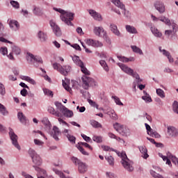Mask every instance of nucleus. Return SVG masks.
<instances>
[{
	"instance_id": "nucleus-1",
	"label": "nucleus",
	"mask_w": 178,
	"mask_h": 178,
	"mask_svg": "<svg viewBox=\"0 0 178 178\" xmlns=\"http://www.w3.org/2000/svg\"><path fill=\"white\" fill-rule=\"evenodd\" d=\"M102 148L105 152H116L117 155H118L120 158H122L121 163L123 165V168H125V170L129 172H133V170H134V168H133V162L131 161H129L128 157H127V154L124 153V152H122V153H120L117 150H115L107 145H102Z\"/></svg>"
},
{
	"instance_id": "nucleus-2",
	"label": "nucleus",
	"mask_w": 178,
	"mask_h": 178,
	"mask_svg": "<svg viewBox=\"0 0 178 178\" xmlns=\"http://www.w3.org/2000/svg\"><path fill=\"white\" fill-rule=\"evenodd\" d=\"M54 10L61 13V20L62 22H64L65 24H67V26H73V23H72V21H73V19H74V13L69 11H65L64 10L56 8H54Z\"/></svg>"
},
{
	"instance_id": "nucleus-3",
	"label": "nucleus",
	"mask_w": 178,
	"mask_h": 178,
	"mask_svg": "<svg viewBox=\"0 0 178 178\" xmlns=\"http://www.w3.org/2000/svg\"><path fill=\"white\" fill-rule=\"evenodd\" d=\"M118 66L120 67L122 72H124V73H127V74H129V76H132V77H134L136 79L135 81L138 84H140V83L143 81V79H140V75L137 72H134L133 69L122 63H118Z\"/></svg>"
},
{
	"instance_id": "nucleus-4",
	"label": "nucleus",
	"mask_w": 178,
	"mask_h": 178,
	"mask_svg": "<svg viewBox=\"0 0 178 178\" xmlns=\"http://www.w3.org/2000/svg\"><path fill=\"white\" fill-rule=\"evenodd\" d=\"M53 67L55 70H57L60 73V74H63V76H67L70 73V70H72V67L70 65H64L61 66L60 64L58 63H54L53 64Z\"/></svg>"
},
{
	"instance_id": "nucleus-5",
	"label": "nucleus",
	"mask_w": 178,
	"mask_h": 178,
	"mask_svg": "<svg viewBox=\"0 0 178 178\" xmlns=\"http://www.w3.org/2000/svg\"><path fill=\"white\" fill-rule=\"evenodd\" d=\"M71 161L73 162L74 165L78 166V172L80 174H84L87 172V165L86 163L81 161L76 157H71Z\"/></svg>"
},
{
	"instance_id": "nucleus-6",
	"label": "nucleus",
	"mask_w": 178,
	"mask_h": 178,
	"mask_svg": "<svg viewBox=\"0 0 178 178\" xmlns=\"http://www.w3.org/2000/svg\"><path fill=\"white\" fill-rule=\"evenodd\" d=\"M82 81L83 83V88H84V90H88L90 87H95V86H97V82H95L92 78L88 76H83Z\"/></svg>"
},
{
	"instance_id": "nucleus-7",
	"label": "nucleus",
	"mask_w": 178,
	"mask_h": 178,
	"mask_svg": "<svg viewBox=\"0 0 178 178\" xmlns=\"http://www.w3.org/2000/svg\"><path fill=\"white\" fill-rule=\"evenodd\" d=\"M33 168H35V171H37V178H45V175H47V171L38 167L33 166ZM22 177L25 178H33L32 176H30L26 172H22Z\"/></svg>"
},
{
	"instance_id": "nucleus-8",
	"label": "nucleus",
	"mask_w": 178,
	"mask_h": 178,
	"mask_svg": "<svg viewBox=\"0 0 178 178\" xmlns=\"http://www.w3.org/2000/svg\"><path fill=\"white\" fill-rule=\"evenodd\" d=\"M29 155L32 158V162L37 166L42 165V159L40 158V156L35 153V151L31 149H29Z\"/></svg>"
},
{
	"instance_id": "nucleus-9",
	"label": "nucleus",
	"mask_w": 178,
	"mask_h": 178,
	"mask_svg": "<svg viewBox=\"0 0 178 178\" xmlns=\"http://www.w3.org/2000/svg\"><path fill=\"white\" fill-rule=\"evenodd\" d=\"M111 2L117 6V8H119L120 9H122V10H124V16L125 17H130V14L129 13V11L126 10V7L124 6V4L120 1V0H111Z\"/></svg>"
},
{
	"instance_id": "nucleus-10",
	"label": "nucleus",
	"mask_w": 178,
	"mask_h": 178,
	"mask_svg": "<svg viewBox=\"0 0 178 178\" xmlns=\"http://www.w3.org/2000/svg\"><path fill=\"white\" fill-rule=\"evenodd\" d=\"M86 44L87 45L94 47L95 48H101L102 47H104V44L99 40H94L92 39H88L85 40Z\"/></svg>"
},
{
	"instance_id": "nucleus-11",
	"label": "nucleus",
	"mask_w": 178,
	"mask_h": 178,
	"mask_svg": "<svg viewBox=\"0 0 178 178\" xmlns=\"http://www.w3.org/2000/svg\"><path fill=\"white\" fill-rule=\"evenodd\" d=\"M49 23L56 37H60V35H62V31H60V28H59V26L52 20H51Z\"/></svg>"
},
{
	"instance_id": "nucleus-12",
	"label": "nucleus",
	"mask_w": 178,
	"mask_h": 178,
	"mask_svg": "<svg viewBox=\"0 0 178 178\" xmlns=\"http://www.w3.org/2000/svg\"><path fill=\"white\" fill-rule=\"evenodd\" d=\"M162 161H165V164L168 165L169 166L171 165V163H170V160L169 159H172V162H175V161H178V160H177V158H175V156H172V154H170V153H167V156H162Z\"/></svg>"
},
{
	"instance_id": "nucleus-13",
	"label": "nucleus",
	"mask_w": 178,
	"mask_h": 178,
	"mask_svg": "<svg viewBox=\"0 0 178 178\" xmlns=\"http://www.w3.org/2000/svg\"><path fill=\"white\" fill-rule=\"evenodd\" d=\"M93 33L97 35V37H101V33L103 35H105L106 34V31L104 29V27L102 26H95L93 29Z\"/></svg>"
},
{
	"instance_id": "nucleus-14",
	"label": "nucleus",
	"mask_w": 178,
	"mask_h": 178,
	"mask_svg": "<svg viewBox=\"0 0 178 178\" xmlns=\"http://www.w3.org/2000/svg\"><path fill=\"white\" fill-rule=\"evenodd\" d=\"M8 24L10 26V28L12 29L14 31H17L19 29H20V24H19V22L15 19H11L9 21Z\"/></svg>"
},
{
	"instance_id": "nucleus-15",
	"label": "nucleus",
	"mask_w": 178,
	"mask_h": 178,
	"mask_svg": "<svg viewBox=\"0 0 178 178\" xmlns=\"http://www.w3.org/2000/svg\"><path fill=\"white\" fill-rule=\"evenodd\" d=\"M154 7L155 9L159 12V13H165V4H163L162 1H156L154 3Z\"/></svg>"
},
{
	"instance_id": "nucleus-16",
	"label": "nucleus",
	"mask_w": 178,
	"mask_h": 178,
	"mask_svg": "<svg viewBox=\"0 0 178 178\" xmlns=\"http://www.w3.org/2000/svg\"><path fill=\"white\" fill-rule=\"evenodd\" d=\"M88 12L89 15H90V16H92L95 20H97V22H101V20H102V16H101L100 14L97 13L95 10H89Z\"/></svg>"
},
{
	"instance_id": "nucleus-17",
	"label": "nucleus",
	"mask_w": 178,
	"mask_h": 178,
	"mask_svg": "<svg viewBox=\"0 0 178 178\" xmlns=\"http://www.w3.org/2000/svg\"><path fill=\"white\" fill-rule=\"evenodd\" d=\"M113 127L115 130H116V131H118V133H120V134H121V133H124V134H126V132H124V125H122L116 122L113 124Z\"/></svg>"
},
{
	"instance_id": "nucleus-18",
	"label": "nucleus",
	"mask_w": 178,
	"mask_h": 178,
	"mask_svg": "<svg viewBox=\"0 0 178 178\" xmlns=\"http://www.w3.org/2000/svg\"><path fill=\"white\" fill-rule=\"evenodd\" d=\"M10 138H11V141L13 142V145H14V147H16L17 150H20V146H19V144L17 143V135L11 134Z\"/></svg>"
},
{
	"instance_id": "nucleus-19",
	"label": "nucleus",
	"mask_w": 178,
	"mask_h": 178,
	"mask_svg": "<svg viewBox=\"0 0 178 178\" xmlns=\"http://www.w3.org/2000/svg\"><path fill=\"white\" fill-rule=\"evenodd\" d=\"M110 30L115 34V35L120 37V31L118 29V26H116V24H110Z\"/></svg>"
},
{
	"instance_id": "nucleus-20",
	"label": "nucleus",
	"mask_w": 178,
	"mask_h": 178,
	"mask_svg": "<svg viewBox=\"0 0 178 178\" xmlns=\"http://www.w3.org/2000/svg\"><path fill=\"white\" fill-rule=\"evenodd\" d=\"M17 118L22 124H26L27 123V118H26V115H24L22 112H19L17 113Z\"/></svg>"
},
{
	"instance_id": "nucleus-21",
	"label": "nucleus",
	"mask_w": 178,
	"mask_h": 178,
	"mask_svg": "<svg viewBox=\"0 0 178 178\" xmlns=\"http://www.w3.org/2000/svg\"><path fill=\"white\" fill-rule=\"evenodd\" d=\"M63 116L65 118H73V111L72 110H69L67 108L65 107V108L63 109L62 113Z\"/></svg>"
},
{
	"instance_id": "nucleus-22",
	"label": "nucleus",
	"mask_w": 178,
	"mask_h": 178,
	"mask_svg": "<svg viewBox=\"0 0 178 178\" xmlns=\"http://www.w3.org/2000/svg\"><path fill=\"white\" fill-rule=\"evenodd\" d=\"M32 63L34 65V66L38 67V65H42V58L38 56H35L33 62Z\"/></svg>"
},
{
	"instance_id": "nucleus-23",
	"label": "nucleus",
	"mask_w": 178,
	"mask_h": 178,
	"mask_svg": "<svg viewBox=\"0 0 178 178\" xmlns=\"http://www.w3.org/2000/svg\"><path fill=\"white\" fill-rule=\"evenodd\" d=\"M47 111L49 113L54 115L57 118H60V116H62V113H60L59 111H55V108H54L52 106H49Z\"/></svg>"
},
{
	"instance_id": "nucleus-24",
	"label": "nucleus",
	"mask_w": 178,
	"mask_h": 178,
	"mask_svg": "<svg viewBox=\"0 0 178 178\" xmlns=\"http://www.w3.org/2000/svg\"><path fill=\"white\" fill-rule=\"evenodd\" d=\"M138 149H140V152H141V154H143V158L145 159H147V157H149V155H147V149H146L145 146H140V147H138Z\"/></svg>"
},
{
	"instance_id": "nucleus-25",
	"label": "nucleus",
	"mask_w": 178,
	"mask_h": 178,
	"mask_svg": "<svg viewBox=\"0 0 178 178\" xmlns=\"http://www.w3.org/2000/svg\"><path fill=\"white\" fill-rule=\"evenodd\" d=\"M125 29L128 33L130 34H137V29L136 27L130 25H126Z\"/></svg>"
},
{
	"instance_id": "nucleus-26",
	"label": "nucleus",
	"mask_w": 178,
	"mask_h": 178,
	"mask_svg": "<svg viewBox=\"0 0 178 178\" xmlns=\"http://www.w3.org/2000/svg\"><path fill=\"white\" fill-rule=\"evenodd\" d=\"M150 30H151L152 34H154V37H157V38H161V37H162V33H161V32L158 30V29L152 26V27L150 28Z\"/></svg>"
},
{
	"instance_id": "nucleus-27",
	"label": "nucleus",
	"mask_w": 178,
	"mask_h": 178,
	"mask_svg": "<svg viewBox=\"0 0 178 178\" xmlns=\"http://www.w3.org/2000/svg\"><path fill=\"white\" fill-rule=\"evenodd\" d=\"M38 38L41 41V42H45L47 41V39L48 37L47 36V34H45L44 32L40 31L38 32Z\"/></svg>"
},
{
	"instance_id": "nucleus-28",
	"label": "nucleus",
	"mask_w": 178,
	"mask_h": 178,
	"mask_svg": "<svg viewBox=\"0 0 178 178\" xmlns=\"http://www.w3.org/2000/svg\"><path fill=\"white\" fill-rule=\"evenodd\" d=\"M144 96L142 97V99L145 101V102H152V99L149 94H147V91H143Z\"/></svg>"
},
{
	"instance_id": "nucleus-29",
	"label": "nucleus",
	"mask_w": 178,
	"mask_h": 178,
	"mask_svg": "<svg viewBox=\"0 0 178 178\" xmlns=\"http://www.w3.org/2000/svg\"><path fill=\"white\" fill-rule=\"evenodd\" d=\"M163 54L168 58L170 63H173L174 59L172 57V55H170V52L163 49Z\"/></svg>"
},
{
	"instance_id": "nucleus-30",
	"label": "nucleus",
	"mask_w": 178,
	"mask_h": 178,
	"mask_svg": "<svg viewBox=\"0 0 178 178\" xmlns=\"http://www.w3.org/2000/svg\"><path fill=\"white\" fill-rule=\"evenodd\" d=\"M72 58L73 62H74V63H76V65H77V66L83 65V61H81V60H80V57H79L77 56H74Z\"/></svg>"
},
{
	"instance_id": "nucleus-31",
	"label": "nucleus",
	"mask_w": 178,
	"mask_h": 178,
	"mask_svg": "<svg viewBox=\"0 0 178 178\" xmlns=\"http://www.w3.org/2000/svg\"><path fill=\"white\" fill-rule=\"evenodd\" d=\"M131 48L133 51V52H135V54H138L139 55H143L144 53H143V50L140 49L136 45L131 46Z\"/></svg>"
},
{
	"instance_id": "nucleus-32",
	"label": "nucleus",
	"mask_w": 178,
	"mask_h": 178,
	"mask_svg": "<svg viewBox=\"0 0 178 178\" xmlns=\"http://www.w3.org/2000/svg\"><path fill=\"white\" fill-rule=\"evenodd\" d=\"M168 133L169 134H178V129L175 127L169 126L168 127Z\"/></svg>"
},
{
	"instance_id": "nucleus-33",
	"label": "nucleus",
	"mask_w": 178,
	"mask_h": 178,
	"mask_svg": "<svg viewBox=\"0 0 178 178\" xmlns=\"http://www.w3.org/2000/svg\"><path fill=\"white\" fill-rule=\"evenodd\" d=\"M0 113H1L3 116H6L9 113L8 110H6V107H5V106H3V104L1 103H0Z\"/></svg>"
},
{
	"instance_id": "nucleus-34",
	"label": "nucleus",
	"mask_w": 178,
	"mask_h": 178,
	"mask_svg": "<svg viewBox=\"0 0 178 178\" xmlns=\"http://www.w3.org/2000/svg\"><path fill=\"white\" fill-rule=\"evenodd\" d=\"M42 123L44 124V125L47 129H51V127H52V124H51V122H49V120H48L47 118H43L42 120Z\"/></svg>"
},
{
	"instance_id": "nucleus-35",
	"label": "nucleus",
	"mask_w": 178,
	"mask_h": 178,
	"mask_svg": "<svg viewBox=\"0 0 178 178\" xmlns=\"http://www.w3.org/2000/svg\"><path fill=\"white\" fill-rule=\"evenodd\" d=\"M54 104L56 105L58 111H60V112H61V113H62V111L64 109H65V108H66V106H63V104H62V103H60L59 102H55Z\"/></svg>"
},
{
	"instance_id": "nucleus-36",
	"label": "nucleus",
	"mask_w": 178,
	"mask_h": 178,
	"mask_svg": "<svg viewBox=\"0 0 178 178\" xmlns=\"http://www.w3.org/2000/svg\"><path fill=\"white\" fill-rule=\"evenodd\" d=\"M90 123L92 127H95V129H98L99 127H102V125L101 123L98 122L97 121H95V120H91L90 121Z\"/></svg>"
},
{
	"instance_id": "nucleus-37",
	"label": "nucleus",
	"mask_w": 178,
	"mask_h": 178,
	"mask_svg": "<svg viewBox=\"0 0 178 178\" xmlns=\"http://www.w3.org/2000/svg\"><path fill=\"white\" fill-rule=\"evenodd\" d=\"M33 8V13L35 16H41L42 15V10H41V8L35 7V6H34Z\"/></svg>"
},
{
	"instance_id": "nucleus-38",
	"label": "nucleus",
	"mask_w": 178,
	"mask_h": 178,
	"mask_svg": "<svg viewBox=\"0 0 178 178\" xmlns=\"http://www.w3.org/2000/svg\"><path fill=\"white\" fill-rule=\"evenodd\" d=\"M160 22H163V23H165L167 26H170L171 24L170 19L165 16L160 17Z\"/></svg>"
},
{
	"instance_id": "nucleus-39",
	"label": "nucleus",
	"mask_w": 178,
	"mask_h": 178,
	"mask_svg": "<svg viewBox=\"0 0 178 178\" xmlns=\"http://www.w3.org/2000/svg\"><path fill=\"white\" fill-rule=\"evenodd\" d=\"M35 56L33 55V54L31 53H27L26 54L27 62H29V63H33V62L34 61Z\"/></svg>"
},
{
	"instance_id": "nucleus-40",
	"label": "nucleus",
	"mask_w": 178,
	"mask_h": 178,
	"mask_svg": "<svg viewBox=\"0 0 178 178\" xmlns=\"http://www.w3.org/2000/svg\"><path fill=\"white\" fill-rule=\"evenodd\" d=\"M12 52L15 54V55H20L22 50L19 47L17 46H13L12 47Z\"/></svg>"
},
{
	"instance_id": "nucleus-41",
	"label": "nucleus",
	"mask_w": 178,
	"mask_h": 178,
	"mask_svg": "<svg viewBox=\"0 0 178 178\" xmlns=\"http://www.w3.org/2000/svg\"><path fill=\"white\" fill-rule=\"evenodd\" d=\"M22 80H25V81H28V83H30L31 84H33V86L35 85V81L34 79H31L29 76H23L22 77Z\"/></svg>"
},
{
	"instance_id": "nucleus-42",
	"label": "nucleus",
	"mask_w": 178,
	"mask_h": 178,
	"mask_svg": "<svg viewBox=\"0 0 178 178\" xmlns=\"http://www.w3.org/2000/svg\"><path fill=\"white\" fill-rule=\"evenodd\" d=\"M92 140H94V142H95V143H101L103 141V138H102V136H100L99 135H95L92 137Z\"/></svg>"
},
{
	"instance_id": "nucleus-43",
	"label": "nucleus",
	"mask_w": 178,
	"mask_h": 178,
	"mask_svg": "<svg viewBox=\"0 0 178 178\" xmlns=\"http://www.w3.org/2000/svg\"><path fill=\"white\" fill-rule=\"evenodd\" d=\"M99 64L101 65V66H102L105 71L109 72V67H108V64H106V62L105 60H101L99 61Z\"/></svg>"
},
{
	"instance_id": "nucleus-44",
	"label": "nucleus",
	"mask_w": 178,
	"mask_h": 178,
	"mask_svg": "<svg viewBox=\"0 0 178 178\" xmlns=\"http://www.w3.org/2000/svg\"><path fill=\"white\" fill-rule=\"evenodd\" d=\"M79 67H81V70L83 74H86V76H89L90 74V71L87 70L86 67H84V63H82V65H79Z\"/></svg>"
},
{
	"instance_id": "nucleus-45",
	"label": "nucleus",
	"mask_w": 178,
	"mask_h": 178,
	"mask_svg": "<svg viewBox=\"0 0 178 178\" xmlns=\"http://www.w3.org/2000/svg\"><path fill=\"white\" fill-rule=\"evenodd\" d=\"M10 3L13 6V8H14V9H19L20 8V3H19V2L16 1L11 0L10 1Z\"/></svg>"
},
{
	"instance_id": "nucleus-46",
	"label": "nucleus",
	"mask_w": 178,
	"mask_h": 178,
	"mask_svg": "<svg viewBox=\"0 0 178 178\" xmlns=\"http://www.w3.org/2000/svg\"><path fill=\"white\" fill-rule=\"evenodd\" d=\"M43 92H44V95H47L48 97H51V98H52V97H54V92H52V90H50L47 88H44Z\"/></svg>"
},
{
	"instance_id": "nucleus-47",
	"label": "nucleus",
	"mask_w": 178,
	"mask_h": 178,
	"mask_svg": "<svg viewBox=\"0 0 178 178\" xmlns=\"http://www.w3.org/2000/svg\"><path fill=\"white\" fill-rule=\"evenodd\" d=\"M172 111L178 115V102L176 100L172 104Z\"/></svg>"
},
{
	"instance_id": "nucleus-48",
	"label": "nucleus",
	"mask_w": 178,
	"mask_h": 178,
	"mask_svg": "<svg viewBox=\"0 0 178 178\" xmlns=\"http://www.w3.org/2000/svg\"><path fill=\"white\" fill-rule=\"evenodd\" d=\"M112 98H113V99H114V101L117 105L123 106V103L120 101V99L119 97H118L117 96H112Z\"/></svg>"
},
{
	"instance_id": "nucleus-49",
	"label": "nucleus",
	"mask_w": 178,
	"mask_h": 178,
	"mask_svg": "<svg viewBox=\"0 0 178 178\" xmlns=\"http://www.w3.org/2000/svg\"><path fill=\"white\" fill-rule=\"evenodd\" d=\"M6 94V90L5 89V86L0 82V95L2 96L5 95Z\"/></svg>"
},
{
	"instance_id": "nucleus-50",
	"label": "nucleus",
	"mask_w": 178,
	"mask_h": 178,
	"mask_svg": "<svg viewBox=\"0 0 178 178\" xmlns=\"http://www.w3.org/2000/svg\"><path fill=\"white\" fill-rule=\"evenodd\" d=\"M156 94L161 98H165V92L162 89H156Z\"/></svg>"
},
{
	"instance_id": "nucleus-51",
	"label": "nucleus",
	"mask_w": 178,
	"mask_h": 178,
	"mask_svg": "<svg viewBox=\"0 0 178 178\" xmlns=\"http://www.w3.org/2000/svg\"><path fill=\"white\" fill-rule=\"evenodd\" d=\"M66 138H68V140L70 141V143H71V144L75 143L76 138L72 135L68 134L66 136Z\"/></svg>"
},
{
	"instance_id": "nucleus-52",
	"label": "nucleus",
	"mask_w": 178,
	"mask_h": 178,
	"mask_svg": "<svg viewBox=\"0 0 178 178\" xmlns=\"http://www.w3.org/2000/svg\"><path fill=\"white\" fill-rule=\"evenodd\" d=\"M118 59L120 60V62H123L124 63H127L129 62V58L124 57L123 56H117Z\"/></svg>"
},
{
	"instance_id": "nucleus-53",
	"label": "nucleus",
	"mask_w": 178,
	"mask_h": 178,
	"mask_svg": "<svg viewBox=\"0 0 178 178\" xmlns=\"http://www.w3.org/2000/svg\"><path fill=\"white\" fill-rule=\"evenodd\" d=\"M105 160L107 161L110 166H113V157L112 156L105 157Z\"/></svg>"
},
{
	"instance_id": "nucleus-54",
	"label": "nucleus",
	"mask_w": 178,
	"mask_h": 178,
	"mask_svg": "<svg viewBox=\"0 0 178 178\" xmlns=\"http://www.w3.org/2000/svg\"><path fill=\"white\" fill-rule=\"evenodd\" d=\"M51 134H60V130L58 127L54 126L51 131Z\"/></svg>"
},
{
	"instance_id": "nucleus-55",
	"label": "nucleus",
	"mask_w": 178,
	"mask_h": 178,
	"mask_svg": "<svg viewBox=\"0 0 178 178\" xmlns=\"http://www.w3.org/2000/svg\"><path fill=\"white\" fill-rule=\"evenodd\" d=\"M151 176L154 178H163L162 175L157 174L156 172L151 170L150 171Z\"/></svg>"
},
{
	"instance_id": "nucleus-56",
	"label": "nucleus",
	"mask_w": 178,
	"mask_h": 178,
	"mask_svg": "<svg viewBox=\"0 0 178 178\" xmlns=\"http://www.w3.org/2000/svg\"><path fill=\"white\" fill-rule=\"evenodd\" d=\"M108 137L110 138H112V139H114V140H116L118 142H122L123 140L122 138H120V137L117 136H115V134H109L108 135Z\"/></svg>"
},
{
	"instance_id": "nucleus-57",
	"label": "nucleus",
	"mask_w": 178,
	"mask_h": 178,
	"mask_svg": "<svg viewBox=\"0 0 178 178\" xmlns=\"http://www.w3.org/2000/svg\"><path fill=\"white\" fill-rule=\"evenodd\" d=\"M62 81H63V87H64L65 90H66L68 92L72 91V88L69 87V85L67 84V83H66L65 80H63Z\"/></svg>"
},
{
	"instance_id": "nucleus-58",
	"label": "nucleus",
	"mask_w": 178,
	"mask_h": 178,
	"mask_svg": "<svg viewBox=\"0 0 178 178\" xmlns=\"http://www.w3.org/2000/svg\"><path fill=\"white\" fill-rule=\"evenodd\" d=\"M78 150H79L81 154H83V155L89 156V153H87V152L84 150V148H82V146L81 145L78 146Z\"/></svg>"
},
{
	"instance_id": "nucleus-59",
	"label": "nucleus",
	"mask_w": 178,
	"mask_h": 178,
	"mask_svg": "<svg viewBox=\"0 0 178 178\" xmlns=\"http://www.w3.org/2000/svg\"><path fill=\"white\" fill-rule=\"evenodd\" d=\"M102 38H104V40H105L107 44H109V45H111L112 42L111 41V39L109 38V37H108V33H106L105 35H104Z\"/></svg>"
},
{
	"instance_id": "nucleus-60",
	"label": "nucleus",
	"mask_w": 178,
	"mask_h": 178,
	"mask_svg": "<svg viewBox=\"0 0 178 178\" xmlns=\"http://www.w3.org/2000/svg\"><path fill=\"white\" fill-rule=\"evenodd\" d=\"M0 52L2 55H8V48L6 47H1L0 49Z\"/></svg>"
},
{
	"instance_id": "nucleus-61",
	"label": "nucleus",
	"mask_w": 178,
	"mask_h": 178,
	"mask_svg": "<svg viewBox=\"0 0 178 178\" xmlns=\"http://www.w3.org/2000/svg\"><path fill=\"white\" fill-rule=\"evenodd\" d=\"M173 34V31L172 30H165V35H166L167 38H170V35Z\"/></svg>"
},
{
	"instance_id": "nucleus-62",
	"label": "nucleus",
	"mask_w": 178,
	"mask_h": 178,
	"mask_svg": "<svg viewBox=\"0 0 178 178\" xmlns=\"http://www.w3.org/2000/svg\"><path fill=\"white\" fill-rule=\"evenodd\" d=\"M81 145L83 146L86 148H88L90 151L92 150V147H90V145H89V144H87L86 143H81Z\"/></svg>"
},
{
	"instance_id": "nucleus-63",
	"label": "nucleus",
	"mask_w": 178,
	"mask_h": 178,
	"mask_svg": "<svg viewBox=\"0 0 178 178\" xmlns=\"http://www.w3.org/2000/svg\"><path fill=\"white\" fill-rule=\"evenodd\" d=\"M71 47L76 51H81V47H80V45L77 44H71Z\"/></svg>"
},
{
	"instance_id": "nucleus-64",
	"label": "nucleus",
	"mask_w": 178,
	"mask_h": 178,
	"mask_svg": "<svg viewBox=\"0 0 178 178\" xmlns=\"http://www.w3.org/2000/svg\"><path fill=\"white\" fill-rule=\"evenodd\" d=\"M33 143L35 144V145L42 146L43 145V142L40 141L38 139L33 140Z\"/></svg>"
}]
</instances>
